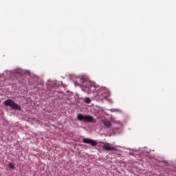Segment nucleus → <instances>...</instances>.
Returning a JSON list of instances; mask_svg holds the SVG:
<instances>
[{
	"mask_svg": "<svg viewBox=\"0 0 176 176\" xmlns=\"http://www.w3.org/2000/svg\"><path fill=\"white\" fill-rule=\"evenodd\" d=\"M4 105L6 107H10V108L12 109H16V111H21V107L12 100H5Z\"/></svg>",
	"mask_w": 176,
	"mask_h": 176,
	"instance_id": "obj_1",
	"label": "nucleus"
},
{
	"mask_svg": "<svg viewBox=\"0 0 176 176\" xmlns=\"http://www.w3.org/2000/svg\"><path fill=\"white\" fill-rule=\"evenodd\" d=\"M78 120H80V122H93L94 120V118L91 116H84L83 114H78L77 116Z\"/></svg>",
	"mask_w": 176,
	"mask_h": 176,
	"instance_id": "obj_2",
	"label": "nucleus"
},
{
	"mask_svg": "<svg viewBox=\"0 0 176 176\" xmlns=\"http://www.w3.org/2000/svg\"><path fill=\"white\" fill-rule=\"evenodd\" d=\"M82 142H84V144H89L92 146H96V145H97V142L89 138L83 139Z\"/></svg>",
	"mask_w": 176,
	"mask_h": 176,
	"instance_id": "obj_3",
	"label": "nucleus"
},
{
	"mask_svg": "<svg viewBox=\"0 0 176 176\" xmlns=\"http://www.w3.org/2000/svg\"><path fill=\"white\" fill-rule=\"evenodd\" d=\"M87 88H88V90L91 93H94V91H96V86H94V84L90 82L89 81H87Z\"/></svg>",
	"mask_w": 176,
	"mask_h": 176,
	"instance_id": "obj_4",
	"label": "nucleus"
},
{
	"mask_svg": "<svg viewBox=\"0 0 176 176\" xmlns=\"http://www.w3.org/2000/svg\"><path fill=\"white\" fill-rule=\"evenodd\" d=\"M103 148L105 149V151H116V147L111 146V144L109 143H104Z\"/></svg>",
	"mask_w": 176,
	"mask_h": 176,
	"instance_id": "obj_5",
	"label": "nucleus"
},
{
	"mask_svg": "<svg viewBox=\"0 0 176 176\" xmlns=\"http://www.w3.org/2000/svg\"><path fill=\"white\" fill-rule=\"evenodd\" d=\"M104 124L106 126V127H111V126H112L111 122L109 121H104Z\"/></svg>",
	"mask_w": 176,
	"mask_h": 176,
	"instance_id": "obj_6",
	"label": "nucleus"
},
{
	"mask_svg": "<svg viewBox=\"0 0 176 176\" xmlns=\"http://www.w3.org/2000/svg\"><path fill=\"white\" fill-rule=\"evenodd\" d=\"M8 167H9L10 168H11V170H14V164H13V163H10V164H8Z\"/></svg>",
	"mask_w": 176,
	"mask_h": 176,
	"instance_id": "obj_7",
	"label": "nucleus"
},
{
	"mask_svg": "<svg viewBox=\"0 0 176 176\" xmlns=\"http://www.w3.org/2000/svg\"><path fill=\"white\" fill-rule=\"evenodd\" d=\"M85 102L87 104H90V102H91V100H90V98H85Z\"/></svg>",
	"mask_w": 176,
	"mask_h": 176,
	"instance_id": "obj_8",
	"label": "nucleus"
},
{
	"mask_svg": "<svg viewBox=\"0 0 176 176\" xmlns=\"http://www.w3.org/2000/svg\"><path fill=\"white\" fill-rule=\"evenodd\" d=\"M104 91H106L107 93V96H109V91L108 90L105 89Z\"/></svg>",
	"mask_w": 176,
	"mask_h": 176,
	"instance_id": "obj_9",
	"label": "nucleus"
}]
</instances>
